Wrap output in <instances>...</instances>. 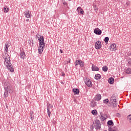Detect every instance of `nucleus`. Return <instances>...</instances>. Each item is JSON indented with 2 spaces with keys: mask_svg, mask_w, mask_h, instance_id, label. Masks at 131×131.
Wrapping results in <instances>:
<instances>
[{
  "mask_svg": "<svg viewBox=\"0 0 131 131\" xmlns=\"http://www.w3.org/2000/svg\"><path fill=\"white\" fill-rule=\"evenodd\" d=\"M108 82L110 84H113L114 83V78L111 77L108 79Z\"/></svg>",
  "mask_w": 131,
  "mask_h": 131,
  "instance_id": "obj_16",
  "label": "nucleus"
},
{
  "mask_svg": "<svg viewBox=\"0 0 131 131\" xmlns=\"http://www.w3.org/2000/svg\"><path fill=\"white\" fill-rule=\"evenodd\" d=\"M92 71H99V70H100V69H99L98 67L95 66L94 64H92Z\"/></svg>",
  "mask_w": 131,
  "mask_h": 131,
  "instance_id": "obj_12",
  "label": "nucleus"
},
{
  "mask_svg": "<svg viewBox=\"0 0 131 131\" xmlns=\"http://www.w3.org/2000/svg\"><path fill=\"white\" fill-rule=\"evenodd\" d=\"M80 67H83L84 66V62H83L81 60H80Z\"/></svg>",
  "mask_w": 131,
  "mask_h": 131,
  "instance_id": "obj_31",
  "label": "nucleus"
},
{
  "mask_svg": "<svg viewBox=\"0 0 131 131\" xmlns=\"http://www.w3.org/2000/svg\"><path fill=\"white\" fill-rule=\"evenodd\" d=\"M2 57H3V58H4V59H5L6 57H5V54H4L3 56H2Z\"/></svg>",
  "mask_w": 131,
  "mask_h": 131,
  "instance_id": "obj_41",
  "label": "nucleus"
},
{
  "mask_svg": "<svg viewBox=\"0 0 131 131\" xmlns=\"http://www.w3.org/2000/svg\"><path fill=\"white\" fill-rule=\"evenodd\" d=\"M4 96L5 98H7L9 94H13L14 91L13 90V87L11 85L10 81L9 80L6 81L5 83H4Z\"/></svg>",
  "mask_w": 131,
  "mask_h": 131,
  "instance_id": "obj_2",
  "label": "nucleus"
},
{
  "mask_svg": "<svg viewBox=\"0 0 131 131\" xmlns=\"http://www.w3.org/2000/svg\"><path fill=\"white\" fill-rule=\"evenodd\" d=\"M25 57H26V55L25 54V52L21 51L20 53V59H23V60H24V59H25Z\"/></svg>",
  "mask_w": 131,
  "mask_h": 131,
  "instance_id": "obj_11",
  "label": "nucleus"
},
{
  "mask_svg": "<svg viewBox=\"0 0 131 131\" xmlns=\"http://www.w3.org/2000/svg\"><path fill=\"white\" fill-rule=\"evenodd\" d=\"M63 5H64V6L67 5V2H65V1H63Z\"/></svg>",
  "mask_w": 131,
  "mask_h": 131,
  "instance_id": "obj_38",
  "label": "nucleus"
},
{
  "mask_svg": "<svg viewBox=\"0 0 131 131\" xmlns=\"http://www.w3.org/2000/svg\"><path fill=\"white\" fill-rule=\"evenodd\" d=\"M127 119L129 121L130 123H131V115H128V116L127 117Z\"/></svg>",
  "mask_w": 131,
  "mask_h": 131,
  "instance_id": "obj_33",
  "label": "nucleus"
},
{
  "mask_svg": "<svg viewBox=\"0 0 131 131\" xmlns=\"http://www.w3.org/2000/svg\"><path fill=\"white\" fill-rule=\"evenodd\" d=\"M109 131H115L114 130H110V129H109Z\"/></svg>",
  "mask_w": 131,
  "mask_h": 131,
  "instance_id": "obj_44",
  "label": "nucleus"
},
{
  "mask_svg": "<svg viewBox=\"0 0 131 131\" xmlns=\"http://www.w3.org/2000/svg\"><path fill=\"white\" fill-rule=\"evenodd\" d=\"M102 71H104V72H107L108 71V67H107L106 66L103 67Z\"/></svg>",
  "mask_w": 131,
  "mask_h": 131,
  "instance_id": "obj_24",
  "label": "nucleus"
},
{
  "mask_svg": "<svg viewBox=\"0 0 131 131\" xmlns=\"http://www.w3.org/2000/svg\"><path fill=\"white\" fill-rule=\"evenodd\" d=\"M111 49H113V50H115V51H116V50H117L116 45H115L114 43L111 46Z\"/></svg>",
  "mask_w": 131,
  "mask_h": 131,
  "instance_id": "obj_26",
  "label": "nucleus"
},
{
  "mask_svg": "<svg viewBox=\"0 0 131 131\" xmlns=\"http://www.w3.org/2000/svg\"><path fill=\"white\" fill-rule=\"evenodd\" d=\"M10 11V8L8 6H5L4 8V12L5 13H8Z\"/></svg>",
  "mask_w": 131,
  "mask_h": 131,
  "instance_id": "obj_19",
  "label": "nucleus"
},
{
  "mask_svg": "<svg viewBox=\"0 0 131 131\" xmlns=\"http://www.w3.org/2000/svg\"><path fill=\"white\" fill-rule=\"evenodd\" d=\"M71 0H69V2H70Z\"/></svg>",
  "mask_w": 131,
  "mask_h": 131,
  "instance_id": "obj_45",
  "label": "nucleus"
},
{
  "mask_svg": "<svg viewBox=\"0 0 131 131\" xmlns=\"http://www.w3.org/2000/svg\"><path fill=\"white\" fill-rule=\"evenodd\" d=\"M113 105V108H115V107L117 106V102L116 101V97H115V95H112L110 99V102L108 103V106H111Z\"/></svg>",
  "mask_w": 131,
  "mask_h": 131,
  "instance_id": "obj_3",
  "label": "nucleus"
},
{
  "mask_svg": "<svg viewBox=\"0 0 131 131\" xmlns=\"http://www.w3.org/2000/svg\"><path fill=\"white\" fill-rule=\"evenodd\" d=\"M73 92L74 93V95H79V89L74 88L73 89Z\"/></svg>",
  "mask_w": 131,
  "mask_h": 131,
  "instance_id": "obj_15",
  "label": "nucleus"
},
{
  "mask_svg": "<svg viewBox=\"0 0 131 131\" xmlns=\"http://www.w3.org/2000/svg\"><path fill=\"white\" fill-rule=\"evenodd\" d=\"M95 129H101V123L100 122V120H95Z\"/></svg>",
  "mask_w": 131,
  "mask_h": 131,
  "instance_id": "obj_5",
  "label": "nucleus"
},
{
  "mask_svg": "<svg viewBox=\"0 0 131 131\" xmlns=\"http://www.w3.org/2000/svg\"><path fill=\"white\" fill-rule=\"evenodd\" d=\"M99 117L101 121H104V120H106V119L108 118V116L106 114L103 115V113H100L99 115Z\"/></svg>",
  "mask_w": 131,
  "mask_h": 131,
  "instance_id": "obj_6",
  "label": "nucleus"
},
{
  "mask_svg": "<svg viewBox=\"0 0 131 131\" xmlns=\"http://www.w3.org/2000/svg\"><path fill=\"white\" fill-rule=\"evenodd\" d=\"M47 114L49 117H51V114H52V112H51V111H49V110H47Z\"/></svg>",
  "mask_w": 131,
  "mask_h": 131,
  "instance_id": "obj_34",
  "label": "nucleus"
},
{
  "mask_svg": "<svg viewBox=\"0 0 131 131\" xmlns=\"http://www.w3.org/2000/svg\"><path fill=\"white\" fill-rule=\"evenodd\" d=\"M64 75H65V74H64V73H62V76H64Z\"/></svg>",
  "mask_w": 131,
  "mask_h": 131,
  "instance_id": "obj_42",
  "label": "nucleus"
},
{
  "mask_svg": "<svg viewBox=\"0 0 131 131\" xmlns=\"http://www.w3.org/2000/svg\"><path fill=\"white\" fill-rule=\"evenodd\" d=\"M101 75L99 74H96L95 76V79L98 80V79H101Z\"/></svg>",
  "mask_w": 131,
  "mask_h": 131,
  "instance_id": "obj_21",
  "label": "nucleus"
},
{
  "mask_svg": "<svg viewBox=\"0 0 131 131\" xmlns=\"http://www.w3.org/2000/svg\"><path fill=\"white\" fill-rule=\"evenodd\" d=\"M126 73L127 74H131V69L128 68L126 70Z\"/></svg>",
  "mask_w": 131,
  "mask_h": 131,
  "instance_id": "obj_27",
  "label": "nucleus"
},
{
  "mask_svg": "<svg viewBox=\"0 0 131 131\" xmlns=\"http://www.w3.org/2000/svg\"><path fill=\"white\" fill-rule=\"evenodd\" d=\"M10 47V46L9 45V44L6 42L5 45V55H8V52H9V47Z\"/></svg>",
  "mask_w": 131,
  "mask_h": 131,
  "instance_id": "obj_9",
  "label": "nucleus"
},
{
  "mask_svg": "<svg viewBox=\"0 0 131 131\" xmlns=\"http://www.w3.org/2000/svg\"><path fill=\"white\" fill-rule=\"evenodd\" d=\"M36 38L38 39L39 40V47H38V54L41 55L43 50L45 49V38L43 36H40L39 34H37L36 35Z\"/></svg>",
  "mask_w": 131,
  "mask_h": 131,
  "instance_id": "obj_1",
  "label": "nucleus"
},
{
  "mask_svg": "<svg viewBox=\"0 0 131 131\" xmlns=\"http://www.w3.org/2000/svg\"><path fill=\"white\" fill-rule=\"evenodd\" d=\"M80 13L81 15H83V13H84V11H83V9H81L80 10Z\"/></svg>",
  "mask_w": 131,
  "mask_h": 131,
  "instance_id": "obj_35",
  "label": "nucleus"
},
{
  "mask_svg": "<svg viewBox=\"0 0 131 131\" xmlns=\"http://www.w3.org/2000/svg\"><path fill=\"white\" fill-rule=\"evenodd\" d=\"M110 101H109V99H106L103 100L104 104H108L110 103Z\"/></svg>",
  "mask_w": 131,
  "mask_h": 131,
  "instance_id": "obj_32",
  "label": "nucleus"
},
{
  "mask_svg": "<svg viewBox=\"0 0 131 131\" xmlns=\"http://www.w3.org/2000/svg\"><path fill=\"white\" fill-rule=\"evenodd\" d=\"M6 67L10 70V72H14V67L12 64H9V66H6Z\"/></svg>",
  "mask_w": 131,
  "mask_h": 131,
  "instance_id": "obj_14",
  "label": "nucleus"
},
{
  "mask_svg": "<svg viewBox=\"0 0 131 131\" xmlns=\"http://www.w3.org/2000/svg\"><path fill=\"white\" fill-rule=\"evenodd\" d=\"M12 64L10 63V59H9L7 61H4V64L5 66H9V65H11Z\"/></svg>",
  "mask_w": 131,
  "mask_h": 131,
  "instance_id": "obj_23",
  "label": "nucleus"
},
{
  "mask_svg": "<svg viewBox=\"0 0 131 131\" xmlns=\"http://www.w3.org/2000/svg\"><path fill=\"white\" fill-rule=\"evenodd\" d=\"M94 32L97 35H101V34H102V30L99 29V28H96L94 29Z\"/></svg>",
  "mask_w": 131,
  "mask_h": 131,
  "instance_id": "obj_10",
  "label": "nucleus"
},
{
  "mask_svg": "<svg viewBox=\"0 0 131 131\" xmlns=\"http://www.w3.org/2000/svg\"><path fill=\"white\" fill-rule=\"evenodd\" d=\"M91 113L93 115H97V110H94L92 111Z\"/></svg>",
  "mask_w": 131,
  "mask_h": 131,
  "instance_id": "obj_29",
  "label": "nucleus"
},
{
  "mask_svg": "<svg viewBox=\"0 0 131 131\" xmlns=\"http://www.w3.org/2000/svg\"><path fill=\"white\" fill-rule=\"evenodd\" d=\"M84 82L86 85H87V86H88L89 88H92L93 86V83L92 82V81L91 80V79H90V78H86L84 80Z\"/></svg>",
  "mask_w": 131,
  "mask_h": 131,
  "instance_id": "obj_4",
  "label": "nucleus"
},
{
  "mask_svg": "<svg viewBox=\"0 0 131 131\" xmlns=\"http://www.w3.org/2000/svg\"><path fill=\"white\" fill-rule=\"evenodd\" d=\"M90 106L92 107V108H93L94 107H96V106H97V103L94 101H92L90 103Z\"/></svg>",
  "mask_w": 131,
  "mask_h": 131,
  "instance_id": "obj_20",
  "label": "nucleus"
},
{
  "mask_svg": "<svg viewBox=\"0 0 131 131\" xmlns=\"http://www.w3.org/2000/svg\"><path fill=\"white\" fill-rule=\"evenodd\" d=\"M81 9H81V7H78V8H77V11H78V12H79V11H80Z\"/></svg>",
  "mask_w": 131,
  "mask_h": 131,
  "instance_id": "obj_37",
  "label": "nucleus"
},
{
  "mask_svg": "<svg viewBox=\"0 0 131 131\" xmlns=\"http://www.w3.org/2000/svg\"><path fill=\"white\" fill-rule=\"evenodd\" d=\"M80 59L76 60L74 62L75 67H77V66H78V65H80Z\"/></svg>",
  "mask_w": 131,
  "mask_h": 131,
  "instance_id": "obj_17",
  "label": "nucleus"
},
{
  "mask_svg": "<svg viewBox=\"0 0 131 131\" xmlns=\"http://www.w3.org/2000/svg\"><path fill=\"white\" fill-rule=\"evenodd\" d=\"M26 21H27V22L29 21V19H26Z\"/></svg>",
  "mask_w": 131,
  "mask_h": 131,
  "instance_id": "obj_43",
  "label": "nucleus"
},
{
  "mask_svg": "<svg viewBox=\"0 0 131 131\" xmlns=\"http://www.w3.org/2000/svg\"><path fill=\"white\" fill-rule=\"evenodd\" d=\"M128 64L129 65H131V58H129L128 59Z\"/></svg>",
  "mask_w": 131,
  "mask_h": 131,
  "instance_id": "obj_36",
  "label": "nucleus"
},
{
  "mask_svg": "<svg viewBox=\"0 0 131 131\" xmlns=\"http://www.w3.org/2000/svg\"><path fill=\"white\" fill-rule=\"evenodd\" d=\"M60 52L61 53V54H63V50L60 49Z\"/></svg>",
  "mask_w": 131,
  "mask_h": 131,
  "instance_id": "obj_40",
  "label": "nucleus"
},
{
  "mask_svg": "<svg viewBox=\"0 0 131 131\" xmlns=\"http://www.w3.org/2000/svg\"><path fill=\"white\" fill-rule=\"evenodd\" d=\"M47 110L53 111V105L51 104H47Z\"/></svg>",
  "mask_w": 131,
  "mask_h": 131,
  "instance_id": "obj_18",
  "label": "nucleus"
},
{
  "mask_svg": "<svg viewBox=\"0 0 131 131\" xmlns=\"http://www.w3.org/2000/svg\"><path fill=\"white\" fill-rule=\"evenodd\" d=\"M4 59H5L4 62H8V61H9V60H10V56L9 55H8V53H7V54L6 55V58H5Z\"/></svg>",
  "mask_w": 131,
  "mask_h": 131,
  "instance_id": "obj_22",
  "label": "nucleus"
},
{
  "mask_svg": "<svg viewBox=\"0 0 131 131\" xmlns=\"http://www.w3.org/2000/svg\"><path fill=\"white\" fill-rule=\"evenodd\" d=\"M24 16L26 17V18H30V19L31 18V12L30 11H29V10L25 11L24 12Z\"/></svg>",
  "mask_w": 131,
  "mask_h": 131,
  "instance_id": "obj_7",
  "label": "nucleus"
},
{
  "mask_svg": "<svg viewBox=\"0 0 131 131\" xmlns=\"http://www.w3.org/2000/svg\"><path fill=\"white\" fill-rule=\"evenodd\" d=\"M104 41H105V43H108V41H109V37H105Z\"/></svg>",
  "mask_w": 131,
  "mask_h": 131,
  "instance_id": "obj_30",
  "label": "nucleus"
},
{
  "mask_svg": "<svg viewBox=\"0 0 131 131\" xmlns=\"http://www.w3.org/2000/svg\"><path fill=\"white\" fill-rule=\"evenodd\" d=\"M95 47L96 50H100L102 48V43L100 41H97L95 44Z\"/></svg>",
  "mask_w": 131,
  "mask_h": 131,
  "instance_id": "obj_8",
  "label": "nucleus"
},
{
  "mask_svg": "<svg viewBox=\"0 0 131 131\" xmlns=\"http://www.w3.org/2000/svg\"><path fill=\"white\" fill-rule=\"evenodd\" d=\"M95 99V101H97L98 102H99V101H100L101 99H102V96H101L100 94H97L96 95Z\"/></svg>",
  "mask_w": 131,
  "mask_h": 131,
  "instance_id": "obj_13",
  "label": "nucleus"
},
{
  "mask_svg": "<svg viewBox=\"0 0 131 131\" xmlns=\"http://www.w3.org/2000/svg\"><path fill=\"white\" fill-rule=\"evenodd\" d=\"M30 118V119H31V120H33V119H34V116H33V112H31Z\"/></svg>",
  "mask_w": 131,
  "mask_h": 131,
  "instance_id": "obj_25",
  "label": "nucleus"
},
{
  "mask_svg": "<svg viewBox=\"0 0 131 131\" xmlns=\"http://www.w3.org/2000/svg\"><path fill=\"white\" fill-rule=\"evenodd\" d=\"M107 124L108 125L111 126V125H113V124H114V123H113V121L109 120V121H107Z\"/></svg>",
  "mask_w": 131,
  "mask_h": 131,
  "instance_id": "obj_28",
  "label": "nucleus"
},
{
  "mask_svg": "<svg viewBox=\"0 0 131 131\" xmlns=\"http://www.w3.org/2000/svg\"><path fill=\"white\" fill-rule=\"evenodd\" d=\"M70 62H71L70 58L68 59V63H70Z\"/></svg>",
  "mask_w": 131,
  "mask_h": 131,
  "instance_id": "obj_39",
  "label": "nucleus"
}]
</instances>
